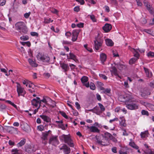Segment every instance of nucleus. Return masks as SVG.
I'll return each instance as SVG.
<instances>
[{
	"mask_svg": "<svg viewBox=\"0 0 154 154\" xmlns=\"http://www.w3.org/2000/svg\"><path fill=\"white\" fill-rule=\"evenodd\" d=\"M118 99L121 102H125L126 104L128 103L135 102V100L133 99L132 96L127 93L119 96Z\"/></svg>",
	"mask_w": 154,
	"mask_h": 154,
	"instance_id": "f257e3e1",
	"label": "nucleus"
},
{
	"mask_svg": "<svg viewBox=\"0 0 154 154\" xmlns=\"http://www.w3.org/2000/svg\"><path fill=\"white\" fill-rule=\"evenodd\" d=\"M16 29L22 34H26L28 31L27 29L25 23L22 22L17 23L15 25Z\"/></svg>",
	"mask_w": 154,
	"mask_h": 154,
	"instance_id": "f03ea898",
	"label": "nucleus"
},
{
	"mask_svg": "<svg viewBox=\"0 0 154 154\" xmlns=\"http://www.w3.org/2000/svg\"><path fill=\"white\" fill-rule=\"evenodd\" d=\"M36 57L38 60L45 63H48L50 60V57L48 54L42 53H38Z\"/></svg>",
	"mask_w": 154,
	"mask_h": 154,
	"instance_id": "7ed1b4c3",
	"label": "nucleus"
},
{
	"mask_svg": "<svg viewBox=\"0 0 154 154\" xmlns=\"http://www.w3.org/2000/svg\"><path fill=\"white\" fill-rule=\"evenodd\" d=\"M61 138L62 140H64L65 143H67L70 146L74 147V144L70 137L67 135L63 134L61 136Z\"/></svg>",
	"mask_w": 154,
	"mask_h": 154,
	"instance_id": "20e7f679",
	"label": "nucleus"
},
{
	"mask_svg": "<svg viewBox=\"0 0 154 154\" xmlns=\"http://www.w3.org/2000/svg\"><path fill=\"white\" fill-rule=\"evenodd\" d=\"M134 102L128 103L126 104V107L129 109L131 110H136L139 108V105L137 103Z\"/></svg>",
	"mask_w": 154,
	"mask_h": 154,
	"instance_id": "39448f33",
	"label": "nucleus"
},
{
	"mask_svg": "<svg viewBox=\"0 0 154 154\" xmlns=\"http://www.w3.org/2000/svg\"><path fill=\"white\" fill-rule=\"evenodd\" d=\"M17 91L18 96H20V95L23 96L26 93V92L24 88L21 87L19 83H17Z\"/></svg>",
	"mask_w": 154,
	"mask_h": 154,
	"instance_id": "423d86ee",
	"label": "nucleus"
},
{
	"mask_svg": "<svg viewBox=\"0 0 154 154\" xmlns=\"http://www.w3.org/2000/svg\"><path fill=\"white\" fill-rule=\"evenodd\" d=\"M109 70L112 75H114L117 78H119L121 79V77L118 74L117 70L115 66H112H112L109 68Z\"/></svg>",
	"mask_w": 154,
	"mask_h": 154,
	"instance_id": "0eeeda50",
	"label": "nucleus"
},
{
	"mask_svg": "<svg viewBox=\"0 0 154 154\" xmlns=\"http://www.w3.org/2000/svg\"><path fill=\"white\" fill-rule=\"evenodd\" d=\"M49 143L54 146L58 144L59 141L57 139V136H53L51 137L49 140Z\"/></svg>",
	"mask_w": 154,
	"mask_h": 154,
	"instance_id": "6e6552de",
	"label": "nucleus"
},
{
	"mask_svg": "<svg viewBox=\"0 0 154 154\" xmlns=\"http://www.w3.org/2000/svg\"><path fill=\"white\" fill-rule=\"evenodd\" d=\"M60 150H63V152L65 154H68L70 152V148L67 146L66 144H63V146L60 148Z\"/></svg>",
	"mask_w": 154,
	"mask_h": 154,
	"instance_id": "1a4fd4ad",
	"label": "nucleus"
},
{
	"mask_svg": "<svg viewBox=\"0 0 154 154\" xmlns=\"http://www.w3.org/2000/svg\"><path fill=\"white\" fill-rule=\"evenodd\" d=\"M94 47L95 49L97 51L102 46V42L96 40L94 41Z\"/></svg>",
	"mask_w": 154,
	"mask_h": 154,
	"instance_id": "9d476101",
	"label": "nucleus"
},
{
	"mask_svg": "<svg viewBox=\"0 0 154 154\" xmlns=\"http://www.w3.org/2000/svg\"><path fill=\"white\" fill-rule=\"evenodd\" d=\"M101 135L106 141L112 139L113 138L112 135L108 132L105 133L104 134H101Z\"/></svg>",
	"mask_w": 154,
	"mask_h": 154,
	"instance_id": "9b49d317",
	"label": "nucleus"
},
{
	"mask_svg": "<svg viewBox=\"0 0 154 154\" xmlns=\"http://www.w3.org/2000/svg\"><path fill=\"white\" fill-rule=\"evenodd\" d=\"M112 29L111 25L109 24L106 23L103 27V29L105 32H109Z\"/></svg>",
	"mask_w": 154,
	"mask_h": 154,
	"instance_id": "f8f14e48",
	"label": "nucleus"
},
{
	"mask_svg": "<svg viewBox=\"0 0 154 154\" xmlns=\"http://www.w3.org/2000/svg\"><path fill=\"white\" fill-rule=\"evenodd\" d=\"M60 66L63 70L65 72H67L69 69V67L68 64L64 63H60Z\"/></svg>",
	"mask_w": 154,
	"mask_h": 154,
	"instance_id": "ddd939ff",
	"label": "nucleus"
},
{
	"mask_svg": "<svg viewBox=\"0 0 154 154\" xmlns=\"http://www.w3.org/2000/svg\"><path fill=\"white\" fill-rule=\"evenodd\" d=\"M145 5L150 13L153 14L154 13L153 9L149 3L148 2L145 3Z\"/></svg>",
	"mask_w": 154,
	"mask_h": 154,
	"instance_id": "4468645a",
	"label": "nucleus"
},
{
	"mask_svg": "<svg viewBox=\"0 0 154 154\" xmlns=\"http://www.w3.org/2000/svg\"><path fill=\"white\" fill-rule=\"evenodd\" d=\"M67 55V58L68 59H72L75 62L78 61L77 59H76V56L73 53H70L69 54V56L68 55Z\"/></svg>",
	"mask_w": 154,
	"mask_h": 154,
	"instance_id": "2eb2a0df",
	"label": "nucleus"
},
{
	"mask_svg": "<svg viewBox=\"0 0 154 154\" xmlns=\"http://www.w3.org/2000/svg\"><path fill=\"white\" fill-rule=\"evenodd\" d=\"M144 70L145 72L146 76L148 78H150L152 76V74L151 72H150L149 70L145 67H143Z\"/></svg>",
	"mask_w": 154,
	"mask_h": 154,
	"instance_id": "dca6fc26",
	"label": "nucleus"
},
{
	"mask_svg": "<svg viewBox=\"0 0 154 154\" xmlns=\"http://www.w3.org/2000/svg\"><path fill=\"white\" fill-rule=\"evenodd\" d=\"M100 59L103 64H104V62L106 61V56L104 53H102L100 55Z\"/></svg>",
	"mask_w": 154,
	"mask_h": 154,
	"instance_id": "f3484780",
	"label": "nucleus"
},
{
	"mask_svg": "<svg viewBox=\"0 0 154 154\" xmlns=\"http://www.w3.org/2000/svg\"><path fill=\"white\" fill-rule=\"evenodd\" d=\"M40 116L44 121L47 122H49L51 121V119L46 116L42 115H40Z\"/></svg>",
	"mask_w": 154,
	"mask_h": 154,
	"instance_id": "a211bd4d",
	"label": "nucleus"
},
{
	"mask_svg": "<svg viewBox=\"0 0 154 154\" xmlns=\"http://www.w3.org/2000/svg\"><path fill=\"white\" fill-rule=\"evenodd\" d=\"M105 42L106 44L109 46H112L113 45L114 43L112 40L110 39L107 38L105 39Z\"/></svg>",
	"mask_w": 154,
	"mask_h": 154,
	"instance_id": "6ab92c4d",
	"label": "nucleus"
},
{
	"mask_svg": "<svg viewBox=\"0 0 154 154\" xmlns=\"http://www.w3.org/2000/svg\"><path fill=\"white\" fill-rule=\"evenodd\" d=\"M100 90L103 91V92L107 95L110 93L111 89L109 88H105L103 87H101Z\"/></svg>",
	"mask_w": 154,
	"mask_h": 154,
	"instance_id": "aec40b11",
	"label": "nucleus"
},
{
	"mask_svg": "<svg viewBox=\"0 0 154 154\" xmlns=\"http://www.w3.org/2000/svg\"><path fill=\"white\" fill-rule=\"evenodd\" d=\"M131 51L133 52L134 54V56L136 58H137L138 59L139 58L140 56L139 53L136 51V50L134 48H132L131 50Z\"/></svg>",
	"mask_w": 154,
	"mask_h": 154,
	"instance_id": "412c9836",
	"label": "nucleus"
},
{
	"mask_svg": "<svg viewBox=\"0 0 154 154\" xmlns=\"http://www.w3.org/2000/svg\"><path fill=\"white\" fill-rule=\"evenodd\" d=\"M90 128V131L91 132L99 133L100 132V130L95 126H92Z\"/></svg>",
	"mask_w": 154,
	"mask_h": 154,
	"instance_id": "4be33fe9",
	"label": "nucleus"
},
{
	"mask_svg": "<svg viewBox=\"0 0 154 154\" xmlns=\"http://www.w3.org/2000/svg\"><path fill=\"white\" fill-rule=\"evenodd\" d=\"M148 131L142 132L140 133V136L141 138L144 139L148 136Z\"/></svg>",
	"mask_w": 154,
	"mask_h": 154,
	"instance_id": "5701e85b",
	"label": "nucleus"
},
{
	"mask_svg": "<svg viewBox=\"0 0 154 154\" xmlns=\"http://www.w3.org/2000/svg\"><path fill=\"white\" fill-rule=\"evenodd\" d=\"M32 104L33 106H35V107H37L38 104L40 105L39 100L37 101L36 99H33L31 101Z\"/></svg>",
	"mask_w": 154,
	"mask_h": 154,
	"instance_id": "b1692460",
	"label": "nucleus"
},
{
	"mask_svg": "<svg viewBox=\"0 0 154 154\" xmlns=\"http://www.w3.org/2000/svg\"><path fill=\"white\" fill-rule=\"evenodd\" d=\"M28 62H29L30 64L32 66L36 67L38 66V64L36 63L35 61L29 59L28 60Z\"/></svg>",
	"mask_w": 154,
	"mask_h": 154,
	"instance_id": "393cba45",
	"label": "nucleus"
},
{
	"mask_svg": "<svg viewBox=\"0 0 154 154\" xmlns=\"http://www.w3.org/2000/svg\"><path fill=\"white\" fill-rule=\"evenodd\" d=\"M114 64H115V66H116L117 68L120 70L122 69L124 67V65L121 64L120 63H114Z\"/></svg>",
	"mask_w": 154,
	"mask_h": 154,
	"instance_id": "a878e982",
	"label": "nucleus"
},
{
	"mask_svg": "<svg viewBox=\"0 0 154 154\" xmlns=\"http://www.w3.org/2000/svg\"><path fill=\"white\" fill-rule=\"evenodd\" d=\"M146 105V107L148 108L149 109L154 110V105H153L148 103H147Z\"/></svg>",
	"mask_w": 154,
	"mask_h": 154,
	"instance_id": "bb28decb",
	"label": "nucleus"
},
{
	"mask_svg": "<svg viewBox=\"0 0 154 154\" xmlns=\"http://www.w3.org/2000/svg\"><path fill=\"white\" fill-rule=\"evenodd\" d=\"M129 145L130 146L135 149H138L139 148L138 146L134 142H130Z\"/></svg>",
	"mask_w": 154,
	"mask_h": 154,
	"instance_id": "cd10ccee",
	"label": "nucleus"
},
{
	"mask_svg": "<svg viewBox=\"0 0 154 154\" xmlns=\"http://www.w3.org/2000/svg\"><path fill=\"white\" fill-rule=\"evenodd\" d=\"M26 140L25 139H23L21 140L19 143L17 144V146L18 147H21L25 143Z\"/></svg>",
	"mask_w": 154,
	"mask_h": 154,
	"instance_id": "c85d7f7f",
	"label": "nucleus"
},
{
	"mask_svg": "<svg viewBox=\"0 0 154 154\" xmlns=\"http://www.w3.org/2000/svg\"><path fill=\"white\" fill-rule=\"evenodd\" d=\"M81 80L82 83L84 84L88 81V78L86 76H84L81 78Z\"/></svg>",
	"mask_w": 154,
	"mask_h": 154,
	"instance_id": "c756f323",
	"label": "nucleus"
},
{
	"mask_svg": "<svg viewBox=\"0 0 154 154\" xmlns=\"http://www.w3.org/2000/svg\"><path fill=\"white\" fill-rule=\"evenodd\" d=\"M48 135L47 134V133H45V132L43 133L42 135V137H41L42 140L44 141L45 140H47Z\"/></svg>",
	"mask_w": 154,
	"mask_h": 154,
	"instance_id": "7c9ffc66",
	"label": "nucleus"
},
{
	"mask_svg": "<svg viewBox=\"0 0 154 154\" xmlns=\"http://www.w3.org/2000/svg\"><path fill=\"white\" fill-rule=\"evenodd\" d=\"M11 154H22L19 152V150L17 149H13L11 151Z\"/></svg>",
	"mask_w": 154,
	"mask_h": 154,
	"instance_id": "2f4dec72",
	"label": "nucleus"
},
{
	"mask_svg": "<svg viewBox=\"0 0 154 154\" xmlns=\"http://www.w3.org/2000/svg\"><path fill=\"white\" fill-rule=\"evenodd\" d=\"M138 60L137 58L134 57L131 58L129 60V63L130 64H134L136 61Z\"/></svg>",
	"mask_w": 154,
	"mask_h": 154,
	"instance_id": "473e14b6",
	"label": "nucleus"
},
{
	"mask_svg": "<svg viewBox=\"0 0 154 154\" xmlns=\"http://www.w3.org/2000/svg\"><path fill=\"white\" fill-rule=\"evenodd\" d=\"M96 140H97V143L100 145H102L103 146L106 145L105 144H103V143H104L103 142V141L102 140H100L99 139V138L97 137H96Z\"/></svg>",
	"mask_w": 154,
	"mask_h": 154,
	"instance_id": "72a5a7b5",
	"label": "nucleus"
},
{
	"mask_svg": "<svg viewBox=\"0 0 154 154\" xmlns=\"http://www.w3.org/2000/svg\"><path fill=\"white\" fill-rule=\"evenodd\" d=\"M14 129L13 127H7L6 130L9 133H12L13 132V130Z\"/></svg>",
	"mask_w": 154,
	"mask_h": 154,
	"instance_id": "f704fd0d",
	"label": "nucleus"
},
{
	"mask_svg": "<svg viewBox=\"0 0 154 154\" xmlns=\"http://www.w3.org/2000/svg\"><path fill=\"white\" fill-rule=\"evenodd\" d=\"M88 16L90 17L91 19L93 22H96L97 21V19L95 16L93 15H89Z\"/></svg>",
	"mask_w": 154,
	"mask_h": 154,
	"instance_id": "c9c22d12",
	"label": "nucleus"
},
{
	"mask_svg": "<svg viewBox=\"0 0 154 154\" xmlns=\"http://www.w3.org/2000/svg\"><path fill=\"white\" fill-rule=\"evenodd\" d=\"M145 154H154V152L151 149H148L144 151Z\"/></svg>",
	"mask_w": 154,
	"mask_h": 154,
	"instance_id": "e433bc0d",
	"label": "nucleus"
},
{
	"mask_svg": "<svg viewBox=\"0 0 154 154\" xmlns=\"http://www.w3.org/2000/svg\"><path fill=\"white\" fill-rule=\"evenodd\" d=\"M79 31V30H74L72 33V35L78 37Z\"/></svg>",
	"mask_w": 154,
	"mask_h": 154,
	"instance_id": "4c0bfd02",
	"label": "nucleus"
},
{
	"mask_svg": "<svg viewBox=\"0 0 154 154\" xmlns=\"http://www.w3.org/2000/svg\"><path fill=\"white\" fill-rule=\"evenodd\" d=\"M98 105L99 106L101 112L104 111L105 110V108L104 106L101 103H98Z\"/></svg>",
	"mask_w": 154,
	"mask_h": 154,
	"instance_id": "58836bf2",
	"label": "nucleus"
},
{
	"mask_svg": "<svg viewBox=\"0 0 154 154\" xmlns=\"http://www.w3.org/2000/svg\"><path fill=\"white\" fill-rule=\"evenodd\" d=\"M26 87H28L29 88H32L33 86V85L31 82L28 81L25 84Z\"/></svg>",
	"mask_w": 154,
	"mask_h": 154,
	"instance_id": "ea45409f",
	"label": "nucleus"
},
{
	"mask_svg": "<svg viewBox=\"0 0 154 154\" xmlns=\"http://www.w3.org/2000/svg\"><path fill=\"white\" fill-rule=\"evenodd\" d=\"M53 21V20H51L50 18L48 19H46L45 18L44 19V22L45 23H49L50 22H52Z\"/></svg>",
	"mask_w": 154,
	"mask_h": 154,
	"instance_id": "a19ab883",
	"label": "nucleus"
},
{
	"mask_svg": "<svg viewBox=\"0 0 154 154\" xmlns=\"http://www.w3.org/2000/svg\"><path fill=\"white\" fill-rule=\"evenodd\" d=\"M119 119H120V123L122 124H123V125L124 126V124L125 122L124 117L123 116L120 117Z\"/></svg>",
	"mask_w": 154,
	"mask_h": 154,
	"instance_id": "79ce46f5",
	"label": "nucleus"
},
{
	"mask_svg": "<svg viewBox=\"0 0 154 154\" xmlns=\"http://www.w3.org/2000/svg\"><path fill=\"white\" fill-rule=\"evenodd\" d=\"M6 102L9 104H11L15 108L17 109V107L16 105L14 103H12L10 100H7L6 101Z\"/></svg>",
	"mask_w": 154,
	"mask_h": 154,
	"instance_id": "37998d69",
	"label": "nucleus"
},
{
	"mask_svg": "<svg viewBox=\"0 0 154 154\" xmlns=\"http://www.w3.org/2000/svg\"><path fill=\"white\" fill-rule=\"evenodd\" d=\"M37 129L40 131H42L44 130V127L43 125H41L38 126Z\"/></svg>",
	"mask_w": 154,
	"mask_h": 154,
	"instance_id": "c03bdc74",
	"label": "nucleus"
},
{
	"mask_svg": "<svg viewBox=\"0 0 154 154\" xmlns=\"http://www.w3.org/2000/svg\"><path fill=\"white\" fill-rule=\"evenodd\" d=\"M143 31L149 34H152V29H144L143 30Z\"/></svg>",
	"mask_w": 154,
	"mask_h": 154,
	"instance_id": "a18cd8bd",
	"label": "nucleus"
},
{
	"mask_svg": "<svg viewBox=\"0 0 154 154\" xmlns=\"http://www.w3.org/2000/svg\"><path fill=\"white\" fill-rule=\"evenodd\" d=\"M20 38L22 40L26 41L29 39V37L27 36L23 35L20 37Z\"/></svg>",
	"mask_w": 154,
	"mask_h": 154,
	"instance_id": "49530a36",
	"label": "nucleus"
},
{
	"mask_svg": "<svg viewBox=\"0 0 154 154\" xmlns=\"http://www.w3.org/2000/svg\"><path fill=\"white\" fill-rule=\"evenodd\" d=\"M90 89L92 90H94L96 88L94 84L92 82L90 83Z\"/></svg>",
	"mask_w": 154,
	"mask_h": 154,
	"instance_id": "de8ad7c7",
	"label": "nucleus"
},
{
	"mask_svg": "<svg viewBox=\"0 0 154 154\" xmlns=\"http://www.w3.org/2000/svg\"><path fill=\"white\" fill-rule=\"evenodd\" d=\"M154 52L150 51L147 54V56L148 57H154Z\"/></svg>",
	"mask_w": 154,
	"mask_h": 154,
	"instance_id": "09e8293b",
	"label": "nucleus"
},
{
	"mask_svg": "<svg viewBox=\"0 0 154 154\" xmlns=\"http://www.w3.org/2000/svg\"><path fill=\"white\" fill-rule=\"evenodd\" d=\"M31 35L33 36H36V37H38V34L36 32H31L30 33Z\"/></svg>",
	"mask_w": 154,
	"mask_h": 154,
	"instance_id": "8fccbe9b",
	"label": "nucleus"
},
{
	"mask_svg": "<svg viewBox=\"0 0 154 154\" xmlns=\"http://www.w3.org/2000/svg\"><path fill=\"white\" fill-rule=\"evenodd\" d=\"M99 75L100 78L103 79L105 80H106L107 79V77L104 74H100Z\"/></svg>",
	"mask_w": 154,
	"mask_h": 154,
	"instance_id": "3c124183",
	"label": "nucleus"
},
{
	"mask_svg": "<svg viewBox=\"0 0 154 154\" xmlns=\"http://www.w3.org/2000/svg\"><path fill=\"white\" fill-rule=\"evenodd\" d=\"M51 11L52 13L55 14H57L58 13V11L55 8H52Z\"/></svg>",
	"mask_w": 154,
	"mask_h": 154,
	"instance_id": "603ef678",
	"label": "nucleus"
},
{
	"mask_svg": "<svg viewBox=\"0 0 154 154\" xmlns=\"http://www.w3.org/2000/svg\"><path fill=\"white\" fill-rule=\"evenodd\" d=\"M141 113L143 115H146L149 116V114L148 112L145 110H143L141 111Z\"/></svg>",
	"mask_w": 154,
	"mask_h": 154,
	"instance_id": "864d4df0",
	"label": "nucleus"
},
{
	"mask_svg": "<svg viewBox=\"0 0 154 154\" xmlns=\"http://www.w3.org/2000/svg\"><path fill=\"white\" fill-rule=\"evenodd\" d=\"M112 54L114 57H117L119 56L118 53L116 50L112 51Z\"/></svg>",
	"mask_w": 154,
	"mask_h": 154,
	"instance_id": "5fc2aeb1",
	"label": "nucleus"
},
{
	"mask_svg": "<svg viewBox=\"0 0 154 154\" xmlns=\"http://www.w3.org/2000/svg\"><path fill=\"white\" fill-rule=\"evenodd\" d=\"M30 14H31V12H29L28 13H25L24 14V16L26 18H29V16Z\"/></svg>",
	"mask_w": 154,
	"mask_h": 154,
	"instance_id": "6e6d98bb",
	"label": "nucleus"
},
{
	"mask_svg": "<svg viewBox=\"0 0 154 154\" xmlns=\"http://www.w3.org/2000/svg\"><path fill=\"white\" fill-rule=\"evenodd\" d=\"M58 126L60 128L63 130H65L66 129V127L63 123L59 124Z\"/></svg>",
	"mask_w": 154,
	"mask_h": 154,
	"instance_id": "4d7b16f0",
	"label": "nucleus"
},
{
	"mask_svg": "<svg viewBox=\"0 0 154 154\" xmlns=\"http://www.w3.org/2000/svg\"><path fill=\"white\" fill-rule=\"evenodd\" d=\"M71 42L63 40L62 41V44L63 45H70Z\"/></svg>",
	"mask_w": 154,
	"mask_h": 154,
	"instance_id": "13d9d810",
	"label": "nucleus"
},
{
	"mask_svg": "<svg viewBox=\"0 0 154 154\" xmlns=\"http://www.w3.org/2000/svg\"><path fill=\"white\" fill-rule=\"evenodd\" d=\"M39 103H40V105L39 107H40L41 106V102H42L44 103H45L46 104L47 103V101L46 100L45 98H44L42 100H39Z\"/></svg>",
	"mask_w": 154,
	"mask_h": 154,
	"instance_id": "bf43d9fd",
	"label": "nucleus"
},
{
	"mask_svg": "<svg viewBox=\"0 0 154 154\" xmlns=\"http://www.w3.org/2000/svg\"><path fill=\"white\" fill-rule=\"evenodd\" d=\"M6 3V1L5 0H0V6H3Z\"/></svg>",
	"mask_w": 154,
	"mask_h": 154,
	"instance_id": "052dcab7",
	"label": "nucleus"
},
{
	"mask_svg": "<svg viewBox=\"0 0 154 154\" xmlns=\"http://www.w3.org/2000/svg\"><path fill=\"white\" fill-rule=\"evenodd\" d=\"M60 113L61 114V115L64 118H65L66 119L68 118V116L66 115V113L63 112H60Z\"/></svg>",
	"mask_w": 154,
	"mask_h": 154,
	"instance_id": "680f3d73",
	"label": "nucleus"
},
{
	"mask_svg": "<svg viewBox=\"0 0 154 154\" xmlns=\"http://www.w3.org/2000/svg\"><path fill=\"white\" fill-rule=\"evenodd\" d=\"M96 97L97 99L99 101H100L101 100V98L100 95L98 94H97Z\"/></svg>",
	"mask_w": 154,
	"mask_h": 154,
	"instance_id": "e2e57ef3",
	"label": "nucleus"
},
{
	"mask_svg": "<svg viewBox=\"0 0 154 154\" xmlns=\"http://www.w3.org/2000/svg\"><path fill=\"white\" fill-rule=\"evenodd\" d=\"M141 22L143 24H145L147 22V21L145 19L143 18L141 19Z\"/></svg>",
	"mask_w": 154,
	"mask_h": 154,
	"instance_id": "0e129e2a",
	"label": "nucleus"
},
{
	"mask_svg": "<svg viewBox=\"0 0 154 154\" xmlns=\"http://www.w3.org/2000/svg\"><path fill=\"white\" fill-rule=\"evenodd\" d=\"M77 38L78 36L73 35H72V41L73 42L77 40Z\"/></svg>",
	"mask_w": 154,
	"mask_h": 154,
	"instance_id": "69168bd1",
	"label": "nucleus"
},
{
	"mask_svg": "<svg viewBox=\"0 0 154 154\" xmlns=\"http://www.w3.org/2000/svg\"><path fill=\"white\" fill-rule=\"evenodd\" d=\"M118 121V118H115L112 119L110 120L109 122L110 123H112V122L114 121Z\"/></svg>",
	"mask_w": 154,
	"mask_h": 154,
	"instance_id": "338daca9",
	"label": "nucleus"
},
{
	"mask_svg": "<svg viewBox=\"0 0 154 154\" xmlns=\"http://www.w3.org/2000/svg\"><path fill=\"white\" fill-rule=\"evenodd\" d=\"M149 85L151 87L154 88V80L150 82Z\"/></svg>",
	"mask_w": 154,
	"mask_h": 154,
	"instance_id": "774afa93",
	"label": "nucleus"
}]
</instances>
